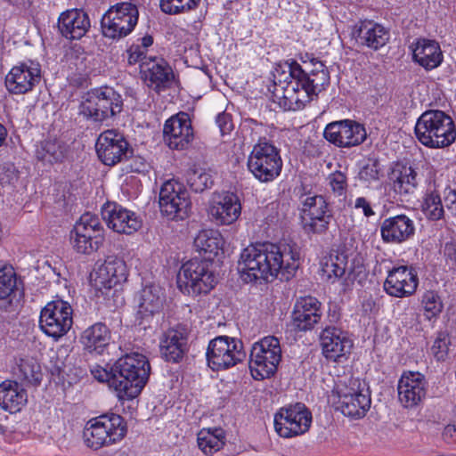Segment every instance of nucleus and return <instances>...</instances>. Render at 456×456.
<instances>
[{"label":"nucleus","mask_w":456,"mask_h":456,"mask_svg":"<svg viewBox=\"0 0 456 456\" xmlns=\"http://www.w3.org/2000/svg\"><path fill=\"white\" fill-rule=\"evenodd\" d=\"M273 74V95L285 110H298L330 85V73L322 61L313 59L303 68L296 61L286 63Z\"/></svg>","instance_id":"1"},{"label":"nucleus","mask_w":456,"mask_h":456,"mask_svg":"<svg viewBox=\"0 0 456 456\" xmlns=\"http://www.w3.org/2000/svg\"><path fill=\"white\" fill-rule=\"evenodd\" d=\"M299 267V250L295 244L263 243L243 249L239 270L246 282L278 277L289 280Z\"/></svg>","instance_id":"2"},{"label":"nucleus","mask_w":456,"mask_h":456,"mask_svg":"<svg viewBox=\"0 0 456 456\" xmlns=\"http://www.w3.org/2000/svg\"><path fill=\"white\" fill-rule=\"evenodd\" d=\"M414 132L426 147L440 149L455 142L456 127L451 116L440 110L424 111L417 119Z\"/></svg>","instance_id":"3"},{"label":"nucleus","mask_w":456,"mask_h":456,"mask_svg":"<svg viewBox=\"0 0 456 456\" xmlns=\"http://www.w3.org/2000/svg\"><path fill=\"white\" fill-rule=\"evenodd\" d=\"M114 371L121 381L118 388L119 400L137 397L145 387L151 371L147 357L139 353L126 354L114 363Z\"/></svg>","instance_id":"4"},{"label":"nucleus","mask_w":456,"mask_h":456,"mask_svg":"<svg viewBox=\"0 0 456 456\" xmlns=\"http://www.w3.org/2000/svg\"><path fill=\"white\" fill-rule=\"evenodd\" d=\"M212 262L192 258L181 266L177 274V287L184 295L197 297L208 294L217 280L212 270Z\"/></svg>","instance_id":"5"},{"label":"nucleus","mask_w":456,"mask_h":456,"mask_svg":"<svg viewBox=\"0 0 456 456\" xmlns=\"http://www.w3.org/2000/svg\"><path fill=\"white\" fill-rule=\"evenodd\" d=\"M127 432L125 419L118 414H103L90 419L84 430L86 444L94 450L120 442Z\"/></svg>","instance_id":"6"},{"label":"nucleus","mask_w":456,"mask_h":456,"mask_svg":"<svg viewBox=\"0 0 456 456\" xmlns=\"http://www.w3.org/2000/svg\"><path fill=\"white\" fill-rule=\"evenodd\" d=\"M283 166L280 150L265 138L260 139L248 159V171L261 183L275 180Z\"/></svg>","instance_id":"7"},{"label":"nucleus","mask_w":456,"mask_h":456,"mask_svg":"<svg viewBox=\"0 0 456 456\" xmlns=\"http://www.w3.org/2000/svg\"><path fill=\"white\" fill-rule=\"evenodd\" d=\"M338 395V409L352 418L365 416L370 407V395L364 383L354 377H345L335 387Z\"/></svg>","instance_id":"8"},{"label":"nucleus","mask_w":456,"mask_h":456,"mask_svg":"<svg viewBox=\"0 0 456 456\" xmlns=\"http://www.w3.org/2000/svg\"><path fill=\"white\" fill-rule=\"evenodd\" d=\"M281 361L280 340L267 336L253 344L249 355V370L256 380L268 379L275 374Z\"/></svg>","instance_id":"9"},{"label":"nucleus","mask_w":456,"mask_h":456,"mask_svg":"<svg viewBox=\"0 0 456 456\" xmlns=\"http://www.w3.org/2000/svg\"><path fill=\"white\" fill-rule=\"evenodd\" d=\"M122 108L121 95L112 87L102 86L87 93L81 112L94 121L102 122L120 113Z\"/></svg>","instance_id":"10"},{"label":"nucleus","mask_w":456,"mask_h":456,"mask_svg":"<svg viewBox=\"0 0 456 456\" xmlns=\"http://www.w3.org/2000/svg\"><path fill=\"white\" fill-rule=\"evenodd\" d=\"M139 11L130 2L118 3L110 7L101 20L102 35L111 39L128 36L138 22Z\"/></svg>","instance_id":"11"},{"label":"nucleus","mask_w":456,"mask_h":456,"mask_svg":"<svg viewBox=\"0 0 456 456\" xmlns=\"http://www.w3.org/2000/svg\"><path fill=\"white\" fill-rule=\"evenodd\" d=\"M208 366L215 370H224L241 362L246 353L243 343L228 336H218L208 343L207 353Z\"/></svg>","instance_id":"12"},{"label":"nucleus","mask_w":456,"mask_h":456,"mask_svg":"<svg viewBox=\"0 0 456 456\" xmlns=\"http://www.w3.org/2000/svg\"><path fill=\"white\" fill-rule=\"evenodd\" d=\"M301 218L306 233L325 234L333 219V212L322 195H305L301 200Z\"/></svg>","instance_id":"13"},{"label":"nucleus","mask_w":456,"mask_h":456,"mask_svg":"<svg viewBox=\"0 0 456 456\" xmlns=\"http://www.w3.org/2000/svg\"><path fill=\"white\" fill-rule=\"evenodd\" d=\"M73 325V309L66 301L58 299L48 302L41 310L39 327L54 340L65 336Z\"/></svg>","instance_id":"14"},{"label":"nucleus","mask_w":456,"mask_h":456,"mask_svg":"<svg viewBox=\"0 0 456 456\" xmlns=\"http://www.w3.org/2000/svg\"><path fill=\"white\" fill-rule=\"evenodd\" d=\"M161 213L171 220H184L191 212V201L183 184L176 180L165 182L159 191Z\"/></svg>","instance_id":"15"},{"label":"nucleus","mask_w":456,"mask_h":456,"mask_svg":"<svg viewBox=\"0 0 456 456\" xmlns=\"http://www.w3.org/2000/svg\"><path fill=\"white\" fill-rule=\"evenodd\" d=\"M311 423L312 413L301 403L282 407L274 416L275 431L284 438L305 434Z\"/></svg>","instance_id":"16"},{"label":"nucleus","mask_w":456,"mask_h":456,"mask_svg":"<svg viewBox=\"0 0 456 456\" xmlns=\"http://www.w3.org/2000/svg\"><path fill=\"white\" fill-rule=\"evenodd\" d=\"M99 159L106 166H115L127 159L133 153L124 134L114 129L102 132L95 144Z\"/></svg>","instance_id":"17"},{"label":"nucleus","mask_w":456,"mask_h":456,"mask_svg":"<svg viewBox=\"0 0 456 456\" xmlns=\"http://www.w3.org/2000/svg\"><path fill=\"white\" fill-rule=\"evenodd\" d=\"M241 214L239 196L231 191L216 192L208 206L209 220L216 225H230L235 223Z\"/></svg>","instance_id":"18"},{"label":"nucleus","mask_w":456,"mask_h":456,"mask_svg":"<svg viewBox=\"0 0 456 456\" xmlns=\"http://www.w3.org/2000/svg\"><path fill=\"white\" fill-rule=\"evenodd\" d=\"M127 274L126 264L122 258L108 256L92 278L96 296H108L113 287L126 281Z\"/></svg>","instance_id":"19"},{"label":"nucleus","mask_w":456,"mask_h":456,"mask_svg":"<svg viewBox=\"0 0 456 456\" xmlns=\"http://www.w3.org/2000/svg\"><path fill=\"white\" fill-rule=\"evenodd\" d=\"M323 134L328 142L339 148H351L360 145L367 137L365 127L349 119L328 124Z\"/></svg>","instance_id":"20"},{"label":"nucleus","mask_w":456,"mask_h":456,"mask_svg":"<svg viewBox=\"0 0 456 456\" xmlns=\"http://www.w3.org/2000/svg\"><path fill=\"white\" fill-rule=\"evenodd\" d=\"M40 80V64L27 61L12 68L5 77V86L11 94H23L32 91Z\"/></svg>","instance_id":"21"},{"label":"nucleus","mask_w":456,"mask_h":456,"mask_svg":"<svg viewBox=\"0 0 456 456\" xmlns=\"http://www.w3.org/2000/svg\"><path fill=\"white\" fill-rule=\"evenodd\" d=\"M323 355L330 361L344 362L353 348L347 332L334 326H327L320 336Z\"/></svg>","instance_id":"22"},{"label":"nucleus","mask_w":456,"mask_h":456,"mask_svg":"<svg viewBox=\"0 0 456 456\" xmlns=\"http://www.w3.org/2000/svg\"><path fill=\"white\" fill-rule=\"evenodd\" d=\"M163 134L170 149L179 151L187 148L194 136L190 115L181 111L169 118L164 125Z\"/></svg>","instance_id":"23"},{"label":"nucleus","mask_w":456,"mask_h":456,"mask_svg":"<svg viewBox=\"0 0 456 456\" xmlns=\"http://www.w3.org/2000/svg\"><path fill=\"white\" fill-rule=\"evenodd\" d=\"M102 216L108 227L118 233L132 234L142 226V220L134 212L116 203L106 204Z\"/></svg>","instance_id":"24"},{"label":"nucleus","mask_w":456,"mask_h":456,"mask_svg":"<svg viewBox=\"0 0 456 456\" xmlns=\"http://www.w3.org/2000/svg\"><path fill=\"white\" fill-rule=\"evenodd\" d=\"M141 72L145 84L159 93L171 87L175 74L167 61L162 58H151L141 64Z\"/></svg>","instance_id":"25"},{"label":"nucleus","mask_w":456,"mask_h":456,"mask_svg":"<svg viewBox=\"0 0 456 456\" xmlns=\"http://www.w3.org/2000/svg\"><path fill=\"white\" fill-rule=\"evenodd\" d=\"M189 331L178 325L168 329L160 339V353L166 361L180 362L189 351Z\"/></svg>","instance_id":"26"},{"label":"nucleus","mask_w":456,"mask_h":456,"mask_svg":"<svg viewBox=\"0 0 456 456\" xmlns=\"http://www.w3.org/2000/svg\"><path fill=\"white\" fill-rule=\"evenodd\" d=\"M322 315V303L316 297H304L298 298L294 305L292 322L297 330L306 331L320 322Z\"/></svg>","instance_id":"27"},{"label":"nucleus","mask_w":456,"mask_h":456,"mask_svg":"<svg viewBox=\"0 0 456 456\" xmlns=\"http://www.w3.org/2000/svg\"><path fill=\"white\" fill-rule=\"evenodd\" d=\"M91 27L86 12L81 9H70L61 13L58 19V29L66 38L76 40L82 38Z\"/></svg>","instance_id":"28"},{"label":"nucleus","mask_w":456,"mask_h":456,"mask_svg":"<svg viewBox=\"0 0 456 456\" xmlns=\"http://www.w3.org/2000/svg\"><path fill=\"white\" fill-rule=\"evenodd\" d=\"M355 38L359 45L378 51L388 43L390 32L384 26L366 20L360 22Z\"/></svg>","instance_id":"29"},{"label":"nucleus","mask_w":456,"mask_h":456,"mask_svg":"<svg viewBox=\"0 0 456 456\" xmlns=\"http://www.w3.org/2000/svg\"><path fill=\"white\" fill-rule=\"evenodd\" d=\"M111 340L110 328L102 322L94 323L84 330L79 337V342L84 350L89 354L101 355Z\"/></svg>","instance_id":"30"},{"label":"nucleus","mask_w":456,"mask_h":456,"mask_svg":"<svg viewBox=\"0 0 456 456\" xmlns=\"http://www.w3.org/2000/svg\"><path fill=\"white\" fill-rule=\"evenodd\" d=\"M424 377L419 372L409 371L401 375V403L405 408L417 406L425 396Z\"/></svg>","instance_id":"31"},{"label":"nucleus","mask_w":456,"mask_h":456,"mask_svg":"<svg viewBox=\"0 0 456 456\" xmlns=\"http://www.w3.org/2000/svg\"><path fill=\"white\" fill-rule=\"evenodd\" d=\"M411 49L413 61L428 70L437 68L443 61L440 45L435 40L419 39Z\"/></svg>","instance_id":"32"},{"label":"nucleus","mask_w":456,"mask_h":456,"mask_svg":"<svg viewBox=\"0 0 456 456\" xmlns=\"http://www.w3.org/2000/svg\"><path fill=\"white\" fill-rule=\"evenodd\" d=\"M27 391L16 381L4 380L0 384V406L11 413L20 411L27 403Z\"/></svg>","instance_id":"33"},{"label":"nucleus","mask_w":456,"mask_h":456,"mask_svg":"<svg viewBox=\"0 0 456 456\" xmlns=\"http://www.w3.org/2000/svg\"><path fill=\"white\" fill-rule=\"evenodd\" d=\"M164 302L165 294L161 287L146 285L140 292L138 314L142 318L152 316L162 310Z\"/></svg>","instance_id":"34"},{"label":"nucleus","mask_w":456,"mask_h":456,"mask_svg":"<svg viewBox=\"0 0 456 456\" xmlns=\"http://www.w3.org/2000/svg\"><path fill=\"white\" fill-rule=\"evenodd\" d=\"M224 240L220 232L213 229L200 231L194 239V247L211 262L223 249Z\"/></svg>","instance_id":"35"},{"label":"nucleus","mask_w":456,"mask_h":456,"mask_svg":"<svg viewBox=\"0 0 456 456\" xmlns=\"http://www.w3.org/2000/svg\"><path fill=\"white\" fill-rule=\"evenodd\" d=\"M68 153V146L60 140H45L37 147V159L42 162L53 164L62 162Z\"/></svg>","instance_id":"36"},{"label":"nucleus","mask_w":456,"mask_h":456,"mask_svg":"<svg viewBox=\"0 0 456 456\" xmlns=\"http://www.w3.org/2000/svg\"><path fill=\"white\" fill-rule=\"evenodd\" d=\"M198 446L205 454L218 452L224 444V436L222 429H202L198 434Z\"/></svg>","instance_id":"37"},{"label":"nucleus","mask_w":456,"mask_h":456,"mask_svg":"<svg viewBox=\"0 0 456 456\" xmlns=\"http://www.w3.org/2000/svg\"><path fill=\"white\" fill-rule=\"evenodd\" d=\"M347 256L345 253L330 254L322 263V271L328 280L338 279L346 273Z\"/></svg>","instance_id":"38"},{"label":"nucleus","mask_w":456,"mask_h":456,"mask_svg":"<svg viewBox=\"0 0 456 456\" xmlns=\"http://www.w3.org/2000/svg\"><path fill=\"white\" fill-rule=\"evenodd\" d=\"M16 274L12 270H0V299L4 302V310L12 311V300L17 289Z\"/></svg>","instance_id":"39"},{"label":"nucleus","mask_w":456,"mask_h":456,"mask_svg":"<svg viewBox=\"0 0 456 456\" xmlns=\"http://www.w3.org/2000/svg\"><path fill=\"white\" fill-rule=\"evenodd\" d=\"M422 211L429 220L437 221L444 217L442 200L436 189H428L422 203Z\"/></svg>","instance_id":"40"},{"label":"nucleus","mask_w":456,"mask_h":456,"mask_svg":"<svg viewBox=\"0 0 456 456\" xmlns=\"http://www.w3.org/2000/svg\"><path fill=\"white\" fill-rule=\"evenodd\" d=\"M186 180L190 188L195 192H202L214 184L212 172L201 167L188 171Z\"/></svg>","instance_id":"41"},{"label":"nucleus","mask_w":456,"mask_h":456,"mask_svg":"<svg viewBox=\"0 0 456 456\" xmlns=\"http://www.w3.org/2000/svg\"><path fill=\"white\" fill-rule=\"evenodd\" d=\"M102 224L97 216L91 213H86L81 216L71 232L74 233H81L94 240H97L102 233Z\"/></svg>","instance_id":"42"},{"label":"nucleus","mask_w":456,"mask_h":456,"mask_svg":"<svg viewBox=\"0 0 456 456\" xmlns=\"http://www.w3.org/2000/svg\"><path fill=\"white\" fill-rule=\"evenodd\" d=\"M200 0H160L159 7L162 12L168 15H177L195 10Z\"/></svg>","instance_id":"43"},{"label":"nucleus","mask_w":456,"mask_h":456,"mask_svg":"<svg viewBox=\"0 0 456 456\" xmlns=\"http://www.w3.org/2000/svg\"><path fill=\"white\" fill-rule=\"evenodd\" d=\"M401 297L412 295L418 287L419 278L413 266L401 265Z\"/></svg>","instance_id":"44"},{"label":"nucleus","mask_w":456,"mask_h":456,"mask_svg":"<svg viewBox=\"0 0 456 456\" xmlns=\"http://www.w3.org/2000/svg\"><path fill=\"white\" fill-rule=\"evenodd\" d=\"M20 372L23 379L32 385H38L42 380L41 366L34 359L21 360Z\"/></svg>","instance_id":"45"},{"label":"nucleus","mask_w":456,"mask_h":456,"mask_svg":"<svg viewBox=\"0 0 456 456\" xmlns=\"http://www.w3.org/2000/svg\"><path fill=\"white\" fill-rule=\"evenodd\" d=\"M92 375L95 379L102 383H108L109 387L112 388L118 396V388L121 387V381L118 379V374L114 371V365L110 369L101 366H95L91 370Z\"/></svg>","instance_id":"46"},{"label":"nucleus","mask_w":456,"mask_h":456,"mask_svg":"<svg viewBox=\"0 0 456 456\" xmlns=\"http://www.w3.org/2000/svg\"><path fill=\"white\" fill-rule=\"evenodd\" d=\"M422 304L428 319H431L442 312V300L435 291H427L423 295Z\"/></svg>","instance_id":"47"},{"label":"nucleus","mask_w":456,"mask_h":456,"mask_svg":"<svg viewBox=\"0 0 456 456\" xmlns=\"http://www.w3.org/2000/svg\"><path fill=\"white\" fill-rule=\"evenodd\" d=\"M94 240V239L85 234L74 233L73 232H70V241L74 249L77 253L90 254L93 252L96 248L94 247V244L98 243L97 240Z\"/></svg>","instance_id":"48"},{"label":"nucleus","mask_w":456,"mask_h":456,"mask_svg":"<svg viewBox=\"0 0 456 456\" xmlns=\"http://www.w3.org/2000/svg\"><path fill=\"white\" fill-rule=\"evenodd\" d=\"M451 339L446 332H439L431 347L432 354L437 361H444L448 355Z\"/></svg>","instance_id":"49"},{"label":"nucleus","mask_w":456,"mask_h":456,"mask_svg":"<svg viewBox=\"0 0 456 456\" xmlns=\"http://www.w3.org/2000/svg\"><path fill=\"white\" fill-rule=\"evenodd\" d=\"M328 183L330 191L335 196L340 197L346 194L347 191V178L341 171H335L328 176Z\"/></svg>","instance_id":"50"},{"label":"nucleus","mask_w":456,"mask_h":456,"mask_svg":"<svg viewBox=\"0 0 456 456\" xmlns=\"http://www.w3.org/2000/svg\"><path fill=\"white\" fill-rule=\"evenodd\" d=\"M417 173L411 167H401V191L411 193L416 188Z\"/></svg>","instance_id":"51"},{"label":"nucleus","mask_w":456,"mask_h":456,"mask_svg":"<svg viewBox=\"0 0 456 456\" xmlns=\"http://www.w3.org/2000/svg\"><path fill=\"white\" fill-rule=\"evenodd\" d=\"M399 216L386 219L381 226V236L382 239L387 242H396L399 241L397 232L399 228L397 226V220Z\"/></svg>","instance_id":"52"},{"label":"nucleus","mask_w":456,"mask_h":456,"mask_svg":"<svg viewBox=\"0 0 456 456\" xmlns=\"http://www.w3.org/2000/svg\"><path fill=\"white\" fill-rule=\"evenodd\" d=\"M399 267H394L389 271L388 275L384 282L385 291L392 297H399V280L396 277V273Z\"/></svg>","instance_id":"53"},{"label":"nucleus","mask_w":456,"mask_h":456,"mask_svg":"<svg viewBox=\"0 0 456 456\" xmlns=\"http://www.w3.org/2000/svg\"><path fill=\"white\" fill-rule=\"evenodd\" d=\"M379 164L376 159H369L368 162L361 169L359 175L361 179L371 181L379 179Z\"/></svg>","instance_id":"54"},{"label":"nucleus","mask_w":456,"mask_h":456,"mask_svg":"<svg viewBox=\"0 0 456 456\" xmlns=\"http://www.w3.org/2000/svg\"><path fill=\"white\" fill-rule=\"evenodd\" d=\"M148 163L141 156L132 157L126 165L124 170L126 173H144L148 169Z\"/></svg>","instance_id":"55"},{"label":"nucleus","mask_w":456,"mask_h":456,"mask_svg":"<svg viewBox=\"0 0 456 456\" xmlns=\"http://www.w3.org/2000/svg\"><path fill=\"white\" fill-rule=\"evenodd\" d=\"M146 52L139 45H132L127 50V61L130 65H134L140 61H145Z\"/></svg>","instance_id":"56"},{"label":"nucleus","mask_w":456,"mask_h":456,"mask_svg":"<svg viewBox=\"0 0 456 456\" xmlns=\"http://www.w3.org/2000/svg\"><path fill=\"white\" fill-rule=\"evenodd\" d=\"M347 279L350 281L356 280L358 277H360L362 274L364 275L365 273V267L360 258H354L352 259L350 265H347Z\"/></svg>","instance_id":"57"},{"label":"nucleus","mask_w":456,"mask_h":456,"mask_svg":"<svg viewBox=\"0 0 456 456\" xmlns=\"http://www.w3.org/2000/svg\"><path fill=\"white\" fill-rule=\"evenodd\" d=\"M444 200L447 209L456 216V183L444 189Z\"/></svg>","instance_id":"58"},{"label":"nucleus","mask_w":456,"mask_h":456,"mask_svg":"<svg viewBox=\"0 0 456 456\" xmlns=\"http://www.w3.org/2000/svg\"><path fill=\"white\" fill-rule=\"evenodd\" d=\"M222 134H229L233 129L232 117L226 112L219 113L216 120Z\"/></svg>","instance_id":"59"},{"label":"nucleus","mask_w":456,"mask_h":456,"mask_svg":"<svg viewBox=\"0 0 456 456\" xmlns=\"http://www.w3.org/2000/svg\"><path fill=\"white\" fill-rule=\"evenodd\" d=\"M414 231L413 222L406 216L401 214V241L411 237L414 234Z\"/></svg>","instance_id":"60"},{"label":"nucleus","mask_w":456,"mask_h":456,"mask_svg":"<svg viewBox=\"0 0 456 456\" xmlns=\"http://www.w3.org/2000/svg\"><path fill=\"white\" fill-rule=\"evenodd\" d=\"M443 253L446 260H450L456 265V239H452L444 245Z\"/></svg>","instance_id":"61"},{"label":"nucleus","mask_w":456,"mask_h":456,"mask_svg":"<svg viewBox=\"0 0 456 456\" xmlns=\"http://www.w3.org/2000/svg\"><path fill=\"white\" fill-rule=\"evenodd\" d=\"M354 208H362L364 216L367 217L374 215L370 202L363 197H359L355 200Z\"/></svg>","instance_id":"62"},{"label":"nucleus","mask_w":456,"mask_h":456,"mask_svg":"<svg viewBox=\"0 0 456 456\" xmlns=\"http://www.w3.org/2000/svg\"><path fill=\"white\" fill-rule=\"evenodd\" d=\"M376 309V303L370 295H365L362 300V311L365 314H372Z\"/></svg>","instance_id":"63"},{"label":"nucleus","mask_w":456,"mask_h":456,"mask_svg":"<svg viewBox=\"0 0 456 456\" xmlns=\"http://www.w3.org/2000/svg\"><path fill=\"white\" fill-rule=\"evenodd\" d=\"M444 436L456 438V423L446 426L444 430Z\"/></svg>","instance_id":"64"}]
</instances>
